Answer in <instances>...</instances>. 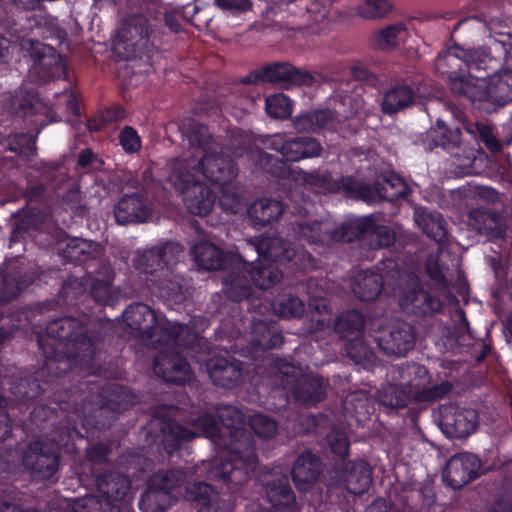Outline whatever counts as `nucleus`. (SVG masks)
Returning a JSON list of instances; mask_svg holds the SVG:
<instances>
[{
	"label": "nucleus",
	"instance_id": "obj_1",
	"mask_svg": "<svg viewBox=\"0 0 512 512\" xmlns=\"http://www.w3.org/2000/svg\"><path fill=\"white\" fill-rule=\"evenodd\" d=\"M136 396L121 384H110L99 391L98 406L85 413L76 407L65 418H59L56 407L37 406L28 414V423L20 420L24 429L42 435L22 445L17 453L22 469L35 482L54 483L59 479L62 452L76 453L75 441L83 439L79 426L99 431L109 429L119 415L135 404Z\"/></svg>",
	"mask_w": 512,
	"mask_h": 512
},
{
	"label": "nucleus",
	"instance_id": "obj_2",
	"mask_svg": "<svg viewBox=\"0 0 512 512\" xmlns=\"http://www.w3.org/2000/svg\"><path fill=\"white\" fill-rule=\"evenodd\" d=\"M113 335L98 323L84 324L65 316L49 321L38 345L45 357L44 366L57 376L76 378L112 377L118 366V351L111 347Z\"/></svg>",
	"mask_w": 512,
	"mask_h": 512
},
{
	"label": "nucleus",
	"instance_id": "obj_3",
	"mask_svg": "<svg viewBox=\"0 0 512 512\" xmlns=\"http://www.w3.org/2000/svg\"><path fill=\"white\" fill-rule=\"evenodd\" d=\"M254 247L256 261L245 262L242 270L232 272L225 278L226 294L235 303L249 299L253 286L261 290L273 287L283 277L280 267L292 275L307 273L318 267V260L311 253L279 238L261 237Z\"/></svg>",
	"mask_w": 512,
	"mask_h": 512
},
{
	"label": "nucleus",
	"instance_id": "obj_4",
	"mask_svg": "<svg viewBox=\"0 0 512 512\" xmlns=\"http://www.w3.org/2000/svg\"><path fill=\"white\" fill-rule=\"evenodd\" d=\"M47 370L50 379L41 381L40 377L44 370L37 375H25L13 380L10 384V391L15 397L17 408L22 412L43 405L47 409L56 407L55 411L59 415L58 419L65 418V414H71V410L76 407H83L85 413L90 409L96 408L99 402V391L104 386L116 384L115 382H106L99 384L94 381L78 379L77 384L71 382L76 377L71 374L57 376L55 371Z\"/></svg>",
	"mask_w": 512,
	"mask_h": 512
},
{
	"label": "nucleus",
	"instance_id": "obj_5",
	"mask_svg": "<svg viewBox=\"0 0 512 512\" xmlns=\"http://www.w3.org/2000/svg\"><path fill=\"white\" fill-rule=\"evenodd\" d=\"M216 414L224 432V448L228 451L225 459H215L206 467L207 478L228 485L236 492L246 483L258 464L255 442L245 428V414L232 405L216 407Z\"/></svg>",
	"mask_w": 512,
	"mask_h": 512
},
{
	"label": "nucleus",
	"instance_id": "obj_6",
	"mask_svg": "<svg viewBox=\"0 0 512 512\" xmlns=\"http://www.w3.org/2000/svg\"><path fill=\"white\" fill-rule=\"evenodd\" d=\"M512 43L494 40L488 47L489 53L485 49L465 50L457 45L448 48L438 54L436 59L437 70L447 75L448 85L452 93L458 97L469 100L472 104L482 102L485 96L483 89V76L473 77L458 74L455 69L462 70H487L488 62L492 61L490 55L507 61Z\"/></svg>",
	"mask_w": 512,
	"mask_h": 512
},
{
	"label": "nucleus",
	"instance_id": "obj_7",
	"mask_svg": "<svg viewBox=\"0 0 512 512\" xmlns=\"http://www.w3.org/2000/svg\"><path fill=\"white\" fill-rule=\"evenodd\" d=\"M298 233L304 235L315 245H329L333 242L350 243L370 238L376 241L379 248L402 245L401 236L397 237L394 230L387 225L376 223L372 215L343 222L339 227L332 228L329 222L308 224L301 222Z\"/></svg>",
	"mask_w": 512,
	"mask_h": 512
},
{
	"label": "nucleus",
	"instance_id": "obj_8",
	"mask_svg": "<svg viewBox=\"0 0 512 512\" xmlns=\"http://www.w3.org/2000/svg\"><path fill=\"white\" fill-rule=\"evenodd\" d=\"M15 115L36 126V135L15 133L8 137V150L30 160L36 155V138L49 123L61 119L52 107L41 102L37 93H27L21 99H15Z\"/></svg>",
	"mask_w": 512,
	"mask_h": 512
},
{
	"label": "nucleus",
	"instance_id": "obj_9",
	"mask_svg": "<svg viewBox=\"0 0 512 512\" xmlns=\"http://www.w3.org/2000/svg\"><path fill=\"white\" fill-rule=\"evenodd\" d=\"M269 365L277 374L279 382L294 400L302 405L314 406L327 396L328 382L314 373H303L300 365L284 358L272 357Z\"/></svg>",
	"mask_w": 512,
	"mask_h": 512
},
{
	"label": "nucleus",
	"instance_id": "obj_10",
	"mask_svg": "<svg viewBox=\"0 0 512 512\" xmlns=\"http://www.w3.org/2000/svg\"><path fill=\"white\" fill-rule=\"evenodd\" d=\"M288 202L269 198H261L254 201L248 208V215L254 225L265 227L273 222H277L282 215L289 214L296 219L291 221L293 236L298 240H306L309 244H314L307 237L298 233V225L301 222L314 224L317 220H306L308 214V200L301 188L289 190Z\"/></svg>",
	"mask_w": 512,
	"mask_h": 512
},
{
	"label": "nucleus",
	"instance_id": "obj_11",
	"mask_svg": "<svg viewBox=\"0 0 512 512\" xmlns=\"http://www.w3.org/2000/svg\"><path fill=\"white\" fill-rule=\"evenodd\" d=\"M97 276L69 277L63 284L62 292L71 305H79L81 298L91 297L95 303L114 307L119 293L114 288L115 273L109 262L100 261Z\"/></svg>",
	"mask_w": 512,
	"mask_h": 512
},
{
	"label": "nucleus",
	"instance_id": "obj_12",
	"mask_svg": "<svg viewBox=\"0 0 512 512\" xmlns=\"http://www.w3.org/2000/svg\"><path fill=\"white\" fill-rule=\"evenodd\" d=\"M191 161L175 160L169 180L182 195L183 202L191 214L208 215L216 203L213 189L196 176L198 172Z\"/></svg>",
	"mask_w": 512,
	"mask_h": 512
},
{
	"label": "nucleus",
	"instance_id": "obj_13",
	"mask_svg": "<svg viewBox=\"0 0 512 512\" xmlns=\"http://www.w3.org/2000/svg\"><path fill=\"white\" fill-rule=\"evenodd\" d=\"M94 482L99 492L100 512H121L120 503L129 493L131 482L127 476L114 469H92ZM93 498H76L67 506L71 512H92Z\"/></svg>",
	"mask_w": 512,
	"mask_h": 512
},
{
	"label": "nucleus",
	"instance_id": "obj_14",
	"mask_svg": "<svg viewBox=\"0 0 512 512\" xmlns=\"http://www.w3.org/2000/svg\"><path fill=\"white\" fill-rule=\"evenodd\" d=\"M406 256L397 253L394 257L382 259L375 270H361L352 281V291L361 301H373L379 297L385 285L393 288L398 286L401 276L400 262H405Z\"/></svg>",
	"mask_w": 512,
	"mask_h": 512
},
{
	"label": "nucleus",
	"instance_id": "obj_15",
	"mask_svg": "<svg viewBox=\"0 0 512 512\" xmlns=\"http://www.w3.org/2000/svg\"><path fill=\"white\" fill-rule=\"evenodd\" d=\"M186 475L181 469L159 470L147 481L138 506L142 512H164L176 501L173 490L185 482Z\"/></svg>",
	"mask_w": 512,
	"mask_h": 512
},
{
	"label": "nucleus",
	"instance_id": "obj_16",
	"mask_svg": "<svg viewBox=\"0 0 512 512\" xmlns=\"http://www.w3.org/2000/svg\"><path fill=\"white\" fill-rule=\"evenodd\" d=\"M184 255V248L175 241H165L151 248L137 250L132 259V266L138 276L145 282L150 278L161 276L169 266H174Z\"/></svg>",
	"mask_w": 512,
	"mask_h": 512
},
{
	"label": "nucleus",
	"instance_id": "obj_17",
	"mask_svg": "<svg viewBox=\"0 0 512 512\" xmlns=\"http://www.w3.org/2000/svg\"><path fill=\"white\" fill-rule=\"evenodd\" d=\"M313 81L314 77L309 72L302 71L288 62L267 64L241 78V83L244 85L273 83L285 87L292 85L310 86Z\"/></svg>",
	"mask_w": 512,
	"mask_h": 512
},
{
	"label": "nucleus",
	"instance_id": "obj_18",
	"mask_svg": "<svg viewBox=\"0 0 512 512\" xmlns=\"http://www.w3.org/2000/svg\"><path fill=\"white\" fill-rule=\"evenodd\" d=\"M152 26L142 14L126 17L116 35L117 44H123L134 57L151 56L155 45L151 42Z\"/></svg>",
	"mask_w": 512,
	"mask_h": 512
},
{
	"label": "nucleus",
	"instance_id": "obj_19",
	"mask_svg": "<svg viewBox=\"0 0 512 512\" xmlns=\"http://www.w3.org/2000/svg\"><path fill=\"white\" fill-rule=\"evenodd\" d=\"M376 342L385 355L405 357L415 347V328L405 321L388 323L379 329Z\"/></svg>",
	"mask_w": 512,
	"mask_h": 512
},
{
	"label": "nucleus",
	"instance_id": "obj_20",
	"mask_svg": "<svg viewBox=\"0 0 512 512\" xmlns=\"http://www.w3.org/2000/svg\"><path fill=\"white\" fill-rule=\"evenodd\" d=\"M333 484L352 495H363L372 483V468L364 459L348 460L334 468Z\"/></svg>",
	"mask_w": 512,
	"mask_h": 512
},
{
	"label": "nucleus",
	"instance_id": "obj_21",
	"mask_svg": "<svg viewBox=\"0 0 512 512\" xmlns=\"http://www.w3.org/2000/svg\"><path fill=\"white\" fill-rule=\"evenodd\" d=\"M184 160L191 161L193 167H196L195 169L198 170L196 172L197 177L200 178V175H202L216 185L225 186L231 184L238 176V167L235 159L223 152H206L199 161L188 158Z\"/></svg>",
	"mask_w": 512,
	"mask_h": 512
},
{
	"label": "nucleus",
	"instance_id": "obj_22",
	"mask_svg": "<svg viewBox=\"0 0 512 512\" xmlns=\"http://www.w3.org/2000/svg\"><path fill=\"white\" fill-rule=\"evenodd\" d=\"M477 426L478 413L472 408L449 404L440 409V427L450 438H466L475 432Z\"/></svg>",
	"mask_w": 512,
	"mask_h": 512
},
{
	"label": "nucleus",
	"instance_id": "obj_23",
	"mask_svg": "<svg viewBox=\"0 0 512 512\" xmlns=\"http://www.w3.org/2000/svg\"><path fill=\"white\" fill-rule=\"evenodd\" d=\"M481 467L482 463L477 455L470 452L455 454L446 463L443 480L452 489H461L479 477Z\"/></svg>",
	"mask_w": 512,
	"mask_h": 512
},
{
	"label": "nucleus",
	"instance_id": "obj_24",
	"mask_svg": "<svg viewBox=\"0 0 512 512\" xmlns=\"http://www.w3.org/2000/svg\"><path fill=\"white\" fill-rule=\"evenodd\" d=\"M151 338H144L143 343L157 348L158 346H188L190 339L195 338L186 324L172 323L165 316H157L156 324L149 331Z\"/></svg>",
	"mask_w": 512,
	"mask_h": 512
},
{
	"label": "nucleus",
	"instance_id": "obj_25",
	"mask_svg": "<svg viewBox=\"0 0 512 512\" xmlns=\"http://www.w3.org/2000/svg\"><path fill=\"white\" fill-rule=\"evenodd\" d=\"M155 374L167 383L184 385L191 379V367L187 359L177 351H160L154 358Z\"/></svg>",
	"mask_w": 512,
	"mask_h": 512
},
{
	"label": "nucleus",
	"instance_id": "obj_26",
	"mask_svg": "<svg viewBox=\"0 0 512 512\" xmlns=\"http://www.w3.org/2000/svg\"><path fill=\"white\" fill-rule=\"evenodd\" d=\"M206 369L214 385L232 389L242 383L245 363L231 357L214 356L207 360Z\"/></svg>",
	"mask_w": 512,
	"mask_h": 512
},
{
	"label": "nucleus",
	"instance_id": "obj_27",
	"mask_svg": "<svg viewBox=\"0 0 512 512\" xmlns=\"http://www.w3.org/2000/svg\"><path fill=\"white\" fill-rule=\"evenodd\" d=\"M146 287L150 292L168 305L181 304L188 293V285L184 277L175 274L169 266L161 276L150 278Z\"/></svg>",
	"mask_w": 512,
	"mask_h": 512
},
{
	"label": "nucleus",
	"instance_id": "obj_28",
	"mask_svg": "<svg viewBox=\"0 0 512 512\" xmlns=\"http://www.w3.org/2000/svg\"><path fill=\"white\" fill-rule=\"evenodd\" d=\"M262 486L267 501L276 511H293L296 506V496L286 473H269L264 477Z\"/></svg>",
	"mask_w": 512,
	"mask_h": 512
},
{
	"label": "nucleus",
	"instance_id": "obj_29",
	"mask_svg": "<svg viewBox=\"0 0 512 512\" xmlns=\"http://www.w3.org/2000/svg\"><path fill=\"white\" fill-rule=\"evenodd\" d=\"M185 498L199 506L197 512H231L233 510L231 501L222 499L215 488L207 482L188 483Z\"/></svg>",
	"mask_w": 512,
	"mask_h": 512
},
{
	"label": "nucleus",
	"instance_id": "obj_30",
	"mask_svg": "<svg viewBox=\"0 0 512 512\" xmlns=\"http://www.w3.org/2000/svg\"><path fill=\"white\" fill-rule=\"evenodd\" d=\"M152 213L151 204L139 193L124 195L114 208L115 219L121 225L146 222Z\"/></svg>",
	"mask_w": 512,
	"mask_h": 512
},
{
	"label": "nucleus",
	"instance_id": "obj_31",
	"mask_svg": "<svg viewBox=\"0 0 512 512\" xmlns=\"http://www.w3.org/2000/svg\"><path fill=\"white\" fill-rule=\"evenodd\" d=\"M483 86L485 96L482 97V102L499 107L512 102V69H501L491 75L486 74L483 76Z\"/></svg>",
	"mask_w": 512,
	"mask_h": 512
},
{
	"label": "nucleus",
	"instance_id": "obj_32",
	"mask_svg": "<svg viewBox=\"0 0 512 512\" xmlns=\"http://www.w3.org/2000/svg\"><path fill=\"white\" fill-rule=\"evenodd\" d=\"M162 439L160 450L164 451L169 460L182 457V451L188 443L197 437V433L172 419L164 421L161 427Z\"/></svg>",
	"mask_w": 512,
	"mask_h": 512
},
{
	"label": "nucleus",
	"instance_id": "obj_33",
	"mask_svg": "<svg viewBox=\"0 0 512 512\" xmlns=\"http://www.w3.org/2000/svg\"><path fill=\"white\" fill-rule=\"evenodd\" d=\"M321 472L322 461L320 457L308 450L296 458L291 476L297 490L306 492L319 479Z\"/></svg>",
	"mask_w": 512,
	"mask_h": 512
},
{
	"label": "nucleus",
	"instance_id": "obj_34",
	"mask_svg": "<svg viewBox=\"0 0 512 512\" xmlns=\"http://www.w3.org/2000/svg\"><path fill=\"white\" fill-rule=\"evenodd\" d=\"M122 316L135 337L142 341L144 338H151L152 334L149 331L153 324H156L158 315L150 306L142 302L132 303L122 312Z\"/></svg>",
	"mask_w": 512,
	"mask_h": 512
},
{
	"label": "nucleus",
	"instance_id": "obj_35",
	"mask_svg": "<svg viewBox=\"0 0 512 512\" xmlns=\"http://www.w3.org/2000/svg\"><path fill=\"white\" fill-rule=\"evenodd\" d=\"M35 279L33 271H22L19 267L0 270V304L17 298Z\"/></svg>",
	"mask_w": 512,
	"mask_h": 512
},
{
	"label": "nucleus",
	"instance_id": "obj_36",
	"mask_svg": "<svg viewBox=\"0 0 512 512\" xmlns=\"http://www.w3.org/2000/svg\"><path fill=\"white\" fill-rule=\"evenodd\" d=\"M38 45L40 47L36 48L37 55L34 59L33 74L43 82H48L62 76L65 72V67L61 56L56 52L55 48L40 43Z\"/></svg>",
	"mask_w": 512,
	"mask_h": 512
},
{
	"label": "nucleus",
	"instance_id": "obj_37",
	"mask_svg": "<svg viewBox=\"0 0 512 512\" xmlns=\"http://www.w3.org/2000/svg\"><path fill=\"white\" fill-rule=\"evenodd\" d=\"M441 297L427 290L418 283L402 298V305L411 308V312L416 316L432 315L439 312L443 307Z\"/></svg>",
	"mask_w": 512,
	"mask_h": 512
},
{
	"label": "nucleus",
	"instance_id": "obj_38",
	"mask_svg": "<svg viewBox=\"0 0 512 512\" xmlns=\"http://www.w3.org/2000/svg\"><path fill=\"white\" fill-rule=\"evenodd\" d=\"M468 224L472 230L488 240L502 239L506 232L500 216L484 208L470 210Z\"/></svg>",
	"mask_w": 512,
	"mask_h": 512
},
{
	"label": "nucleus",
	"instance_id": "obj_39",
	"mask_svg": "<svg viewBox=\"0 0 512 512\" xmlns=\"http://www.w3.org/2000/svg\"><path fill=\"white\" fill-rule=\"evenodd\" d=\"M284 336L275 321H254L250 331V344L256 351H267L279 348Z\"/></svg>",
	"mask_w": 512,
	"mask_h": 512
},
{
	"label": "nucleus",
	"instance_id": "obj_40",
	"mask_svg": "<svg viewBox=\"0 0 512 512\" xmlns=\"http://www.w3.org/2000/svg\"><path fill=\"white\" fill-rule=\"evenodd\" d=\"M104 248L101 244L83 238L70 239L62 250V257L70 263L83 265L89 261H103Z\"/></svg>",
	"mask_w": 512,
	"mask_h": 512
},
{
	"label": "nucleus",
	"instance_id": "obj_41",
	"mask_svg": "<svg viewBox=\"0 0 512 512\" xmlns=\"http://www.w3.org/2000/svg\"><path fill=\"white\" fill-rule=\"evenodd\" d=\"M415 100L413 87L406 82L392 83L383 93L381 111L392 116L410 107Z\"/></svg>",
	"mask_w": 512,
	"mask_h": 512
},
{
	"label": "nucleus",
	"instance_id": "obj_42",
	"mask_svg": "<svg viewBox=\"0 0 512 512\" xmlns=\"http://www.w3.org/2000/svg\"><path fill=\"white\" fill-rule=\"evenodd\" d=\"M335 122V114L330 109H315L296 115L292 124L301 133H318L329 129Z\"/></svg>",
	"mask_w": 512,
	"mask_h": 512
},
{
	"label": "nucleus",
	"instance_id": "obj_43",
	"mask_svg": "<svg viewBox=\"0 0 512 512\" xmlns=\"http://www.w3.org/2000/svg\"><path fill=\"white\" fill-rule=\"evenodd\" d=\"M191 254L197 266L206 271H216L224 267V251L212 242L201 240L191 248Z\"/></svg>",
	"mask_w": 512,
	"mask_h": 512
},
{
	"label": "nucleus",
	"instance_id": "obj_44",
	"mask_svg": "<svg viewBox=\"0 0 512 512\" xmlns=\"http://www.w3.org/2000/svg\"><path fill=\"white\" fill-rule=\"evenodd\" d=\"M415 390L411 383L388 384L377 392L380 405L389 409H400L414 401Z\"/></svg>",
	"mask_w": 512,
	"mask_h": 512
},
{
	"label": "nucleus",
	"instance_id": "obj_45",
	"mask_svg": "<svg viewBox=\"0 0 512 512\" xmlns=\"http://www.w3.org/2000/svg\"><path fill=\"white\" fill-rule=\"evenodd\" d=\"M322 146L318 140L312 137L301 136L286 140L284 146V158L289 162H298L302 159L320 156Z\"/></svg>",
	"mask_w": 512,
	"mask_h": 512
},
{
	"label": "nucleus",
	"instance_id": "obj_46",
	"mask_svg": "<svg viewBox=\"0 0 512 512\" xmlns=\"http://www.w3.org/2000/svg\"><path fill=\"white\" fill-rule=\"evenodd\" d=\"M415 220L423 233L436 243L447 241V222L440 212L423 209L416 213Z\"/></svg>",
	"mask_w": 512,
	"mask_h": 512
},
{
	"label": "nucleus",
	"instance_id": "obj_47",
	"mask_svg": "<svg viewBox=\"0 0 512 512\" xmlns=\"http://www.w3.org/2000/svg\"><path fill=\"white\" fill-rule=\"evenodd\" d=\"M365 328L364 315L357 309H349L338 315L333 323L335 333L342 339L362 337Z\"/></svg>",
	"mask_w": 512,
	"mask_h": 512
},
{
	"label": "nucleus",
	"instance_id": "obj_48",
	"mask_svg": "<svg viewBox=\"0 0 512 512\" xmlns=\"http://www.w3.org/2000/svg\"><path fill=\"white\" fill-rule=\"evenodd\" d=\"M18 220L15 222L10 235V242H19L31 231L39 230L44 222V216L40 209L29 208L14 214Z\"/></svg>",
	"mask_w": 512,
	"mask_h": 512
},
{
	"label": "nucleus",
	"instance_id": "obj_49",
	"mask_svg": "<svg viewBox=\"0 0 512 512\" xmlns=\"http://www.w3.org/2000/svg\"><path fill=\"white\" fill-rule=\"evenodd\" d=\"M373 202L377 199L394 202L407 196L408 187L405 181L398 175L392 174L382 181H376L372 185Z\"/></svg>",
	"mask_w": 512,
	"mask_h": 512
},
{
	"label": "nucleus",
	"instance_id": "obj_50",
	"mask_svg": "<svg viewBox=\"0 0 512 512\" xmlns=\"http://www.w3.org/2000/svg\"><path fill=\"white\" fill-rule=\"evenodd\" d=\"M343 407L345 415L353 418L358 424L368 420L375 411L373 400L363 391L350 394Z\"/></svg>",
	"mask_w": 512,
	"mask_h": 512
},
{
	"label": "nucleus",
	"instance_id": "obj_51",
	"mask_svg": "<svg viewBox=\"0 0 512 512\" xmlns=\"http://www.w3.org/2000/svg\"><path fill=\"white\" fill-rule=\"evenodd\" d=\"M334 193H342L347 198L361 200L366 203L373 202L372 185L365 183L354 176H341L336 179Z\"/></svg>",
	"mask_w": 512,
	"mask_h": 512
},
{
	"label": "nucleus",
	"instance_id": "obj_52",
	"mask_svg": "<svg viewBox=\"0 0 512 512\" xmlns=\"http://www.w3.org/2000/svg\"><path fill=\"white\" fill-rule=\"evenodd\" d=\"M192 425L203 436L224 447V441H226L224 438L225 431L221 429L217 414L202 413L192 419Z\"/></svg>",
	"mask_w": 512,
	"mask_h": 512
},
{
	"label": "nucleus",
	"instance_id": "obj_53",
	"mask_svg": "<svg viewBox=\"0 0 512 512\" xmlns=\"http://www.w3.org/2000/svg\"><path fill=\"white\" fill-rule=\"evenodd\" d=\"M180 129L190 146L202 148L206 152L212 142V136L207 126L194 119H188L182 123Z\"/></svg>",
	"mask_w": 512,
	"mask_h": 512
},
{
	"label": "nucleus",
	"instance_id": "obj_54",
	"mask_svg": "<svg viewBox=\"0 0 512 512\" xmlns=\"http://www.w3.org/2000/svg\"><path fill=\"white\" fill-rule=\"evenodd\" d=\"M272 309L274 313L279 317L291 319L300 318L305 311V306L303 301L298 296L292 294H284L278 296L272 302Z\"/></svg>",
	"mask_w": 512,
	"mask_h": 512
},
{
	"label": "nucleus",
	"instance_id": "obj_55",
	"mask_svg": "<svg viewBox=\"0 0 512 512\" xmlns=\"http://www.w3.org/2000/svg\"><path fill=\"white\" fill-rule=\"evenodd\" d=\"M432 143L435 147L445 150L458 148L461 142L462 132L460 128L450 129L441 120L436 122V128L431 133Z\"/></svg>",
	"mask_w": 512,
	"mask_h": 512
},
{
	"label": "nucleus",
	"instance_id": "obj_56",
	"mask_svg": "<svg viewBox=\"0 0 512 512\" xmlns=\"http://www.w3.org/2000/svg\"><path fill=\"white\" fill-rule=\"evenodd\" d=\"M289 161L281 159L267 152H261L258 155L257 164L259 167L271 174L275 178L288 179L292 175V169L288 165Z\"/></svg>",
	"mask_w": 512,
	"mask_h": 512
},
{
	"label": "nucleus",
	"instance_id": "obj_57",
	"mask_svg": "<svg viewBox=\"0 0 512 512\" xmlns=\"http://www.w3.org/2000/svg\"><path fill=\"white\" fill-rule=\"evenodd\" d=\"M407 30L403 22L388 25L377 31L373 37V46L378 50L392 49L398 46V40L401 34Z\"/></svg>",
	"mask_w": 512,
	"mask_h": 512
},
{
	"label": "nucleus",
	"instance_id": "obj_58",
	"mask_svg": "<svg viewBox=\"0 0 512 512\" xmlns=\"http://www.w3.org/2000/svg\"><path fill=\"white\" fill-rule=\"evenodd\" d=\"M265 111L274 119H287L293 111V102L283 93H277L266 97Z\"/></svg>",
	"mask_w": 512,
	"mask_h": 512
},
{
	"label": "nucleus",
	"instance_id": "obj_59",
	"mask_svg": "<svg viewBox=\"0 0 512 512\" xmlns=\"http://www.w3.org/2000/svg\"><path fill=\"white\" fill-rule=\"evenodd\" d=\"M302 180L322 192L334 193L336 187V179L333 178L331 172L325 170L302 171Z\"/></svg>",
	"mask_w": 512,
	"mask_h": 512
},
{
	"label": "nucleus",
	"instance_id": "obj_60",
	"mask_svg": "<svg viewBox=\"0 0 512 512\" xmlns=\"http://www.w3.org/2000/svg\"><path fill=\"white\" fill-rule=\"evenodd\" d=\"M249 424L254 433L264 439L273 438L278 431V423L264 414H255L250 417Z\"/></svg>",
	"mask_w": 512,
	"mask_h": 512
},
{
	"label": "nucleus",
	"instance_id": "obj_61",
	"mask_svg": "<svg viewBox=\"0 0 512 512\" xmlns=\"http://www.w3.org/2000/svg\"><path fill=\"white\" fill-rule=\"evenodd\" d=\"M326 441L331 452L342 460L349 456L350 441L344 431L332 429L327 434Z\"/></svg>",
	"mask_w": 512,
	"mask_h": 512
},
{
	"label": "nucleus",
	"instance_id": "obj_62",
	"mask_svg": "<svg viewBox=\"0 0 512 512\" xmlns=\"http://www.w3.org/2000/svg\"><path fill=\"white\" fill-rule=\"evenodd\" d=\"M348 357L356 364L364 365L370 362L373 352L367 344L360 338H352L346 344Z\"/></svg>",
	"mask_w": 512,
	"mask_h": 512
},
{
	"label": "nucleus",
	"instance_id": "obj_63",
	"mask_svg": "<svg viewBox=\"0 0 512 512\" xmlns=\"http://www.w3.org/2000/svg\"><path fill=\"white\" fill-rule=\"evenodd\" d=\"M453 385L449 381H443L428 388L415 390V402H433L449 394Z\"/></svg>",
	"mask_w": 512,
	"mask_h": 512
},
{
	"label": "nucleus",
	"instance_id": "obj_64",
	"mask_svg": "<svg viewBox=\"0 0 512 512\" xmlns=\"http://www.w3.org/2000/svg\"><path fill=\"white\" fill-rule=\"evenodd\" d=\"M118 141L126 154H135L139 152L142 146V140L137 130L128 125L120 130Z\"/></svg>",
	"mask_w": 512,
	"mask_h": 512
}]
</instances>
